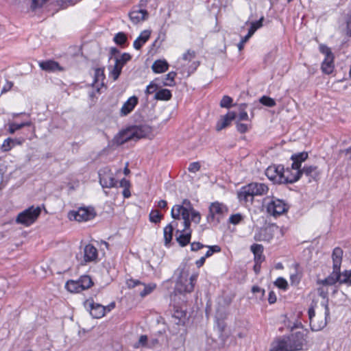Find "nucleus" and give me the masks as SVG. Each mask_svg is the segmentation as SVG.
<instances>
[{
  "label": "nucleus",
  "mask_w": 351,
  "mask_h": 351,
  "mask_svg": "<svg viewBox=\"0 0 351 351\" xmlns=\"http://www.w3.org/2000/svg\"><path fill=\"white\" fill-rule=\"evenodd\" d=\"M270 351H291L289 349L288 344L283 338L280 337L276 339L271 346Z\"/></svg>",
  "instance_id": "c756f323"
},
{
  "label": "nucleus",
  "mask_w": 351,
  "mask_h": 351,
  "mask_svg": "<svg viewBox=\"0 0 351 351\" xmlns=\"http://www.w3.org/2000/svg\"><path fill=\"white\" fill-rule=\"evenodd\" d=\"M317 293H318L319 296H321L324 299H326V300L328 301V291L327 289H325L324 287H319L317 289Z\"/></svg>",
  "instance_id": "680f3d73"
},
{
  "label": "nucleus",
  "mask_w": 351,
  "mask_h": 351,
  "mask_svg": "<svg viewBox=\"0 0 351 351\" xmlns=\"http://www.w3.org/2000/svg\"><path fill=\"white\" fill-rule=\"evenodd\" d=\"M131 56L128 53H123L120 58H118L119 63L124 66V64L131 59Z\"/></svg>",
  "instance_id": "052dcab7"
},
{
  "label": "nucleus",
  "mask_w": 351,
  "mask_h": 351,
  "mask_svg": "<svg viewBox=\"0 0 351 351\" xmlns=\"http://www.w3.org/2000/svg\"><path fill=\"white\" fill-rule=\"evenodd\" d=\"M282 169L283 166L271 165L266 169L265 176L274 184H281V175Z\"/></svg>",
  "instance_id": "dca6fc26"
},
{
  "label": "nucleus",
  "mask_w": 351,
  "mask_h": 351,
  "mask_svg": "<svg viewBox=\"0 0 351 351\" xmlns=\"http://www.w3.org/2000/svg\"><path fill=\"white\" fill-rule=\"evenodd\" d=\"M243 217L241 214L237 213V214L232 215L230 217L229 221H230V223L236 225V224H238L239 223H240L243 220Z\"/></svg>",
  "instance_id": "6e6d98bb"
},
{
  "label": "nucleus",
  "mask_w": 351,
  "mask_h": 351,
  "mask_svg": "<svg viewBox=\"0 0 351 351\" xmlns=\"http://www.w3.org/2000/svg\"><path fill=\"white\" fill-rule=\"evenodd\" d=\"M130 128L134 140L149 137L152 132V128L147 125H134Z\"/></svg>",
  "instance_id": "a211bd4d"
},
{
  "label": "nucleus",
  "mask_w": 351,
  "mask_h": 351,
  "mask_svg": "<svg viewBox=\"0 0 351 351\" xmlns=\"http://www.w3.org/2000/svg\"><path fill=\"white\" fill-rule=\"evenodd\" d=\"M343 253V252L342 249L339 247H337L333 250L332 254V272L325 279L318 280L317 281V285H322L324 286H332L337 282L340 283L341 277L340 269L342 262Z\"/></svg>",
  "instance_id": "f257e3e1"
},
{
  "label": "nucleus",
  "mask_w": 351,
  "mask_h": 351,
  "mask_svg": "<svg viewBox=\"0 0 351 351\" xmlns=\"http://www.w3.org/2000/svg\"><path fill=\"white\" fill-rule=\"evenodd\" d=\"M128 40L127 36L123 32H119L114 36L113 40L118 45H123Z\"/></svg>",
  "instance_id": "a18cd8bd"
},
{
  "label": "nucleus",
  "mask_w": 351,
  "mask_h": 351,
  "mask_svg": "<svg viewBox=\"0 0 351 351\" xmlns=\"http://www.w3.org/2000/svg\"><path fill=\"white\" fill-rule=\"evenodd\" d=\"M190 221L198 224L201 221V215L199 211L194 210L190 213Z\"/></svg>",
  "instance_id": "603ef678"
},
{
  "label": "nucleus",
  "mask_w": 351,
  "mask_h": 351,
  "mask_svg": "<svg viewBox=\"0 0 351 351\" xmlns=\"http://www.w3.org/2000/svg\"><path fill=\"white\" fill-rule=\"evenodd\" d=\"M163 215L158 210H152L149 215V221L154 223H159Z\"/></svg>",
  "instance_id": "37998d69"
},
{
  "label": "nucleus",
  "mask_w": 351,
  "mask_h": 351,
  "mask_svg": "<svg viewBox=\"0 0 351 351\" xmlns=\"http://www.w3.org/2000/svg\"><path fill=\"white\" fill-rule=\"evenodd\" d=\"M300 173L301 176L304 174L306 177H308L309 182L311 180H317L320 175V171L315 165H305L302 169H300Z\"/></svg>",
  "instance_id": "4be33fe9"
},
{
  "label": "nucleus",
  "mask_w": 351,
  "mask_h": 351,
  "mask_svg": "<svg viewBox=\"0 0 351 351\" xmlns=\"http://www.w3.org/2000/svg\"><path fill=\"white\" fill-rule=\"evenodd\" d=\"M308 154L306 152L293 154L291 157L293 169H300L302 163L308 158Z\"/></svg>",
  "instance_id": "a878e982"
},
{
  "label": "nucleus",
  "mask_w": 351,
  "mask_h": 351,
  "mask_svg": "<svg viewBox=\"0 0 351 351\" xmlns=\"http://www.w3.org/2000/svg\"><path fill=\"white\" fill-rule=\"evenodd\" d=\"M208 250H207L205 257L208 258L210 256H212L215 252H219L221 251V247L219 245H212V246H208Z\"/></svg>",
  "instance_id": "4d7b16f0"
},
{
  "label": "nucleus",
  "mask_w": 351,
  "mask_h": 351,
  "mask_svg": "<svg viewBox=\"0 0 351 351\" xmlns=\"http://www.w3.org/2000/svg\"><path fill=\"white\" fill-rule=\"evenodd\" d=\"M263 206L268 215L278 217L289 210V205L282 199L275 197H266L263 199Z\"/></svg>",
  "instance_id": "7ed1b4c3"
},
{
  "label": "nucleus",
  "mask_w": 351,
  "mask_h": 351,
  "mask_svg": "<svg viewBox=\"0 0 351 351\" xmlns=\"http://www.w3.org/2000/svg\"><path fill=\"white\" fill-rule=\"evenodd\" d=\"M38 64L42 70L47 72L63 71L64 70L58 62L52 60L39 62Z\"/></svg>",
  "instance_id": "aec40b11"
},
{
  "label": "nucleus",
  "mask_w": 351,
  "mask_h": 351,
  "mask_svg": "<svg viewBox=\"0 0 351 351\" xmlns=\"http://www.w3.org/2000/svg\"><path fill=\"white\" fill-rule=\"evenodd\" d=\"M147 16L148 12L145 10H133L129 13L130 19L134 24L145 20Z\"/></svg>",
  "instance_id": "c85d7f7f"
},
{
  "label": "nucleus",
  "mask_w": 351,
  "mask_h": 351,
  "mask_svg": "<svg viewBox=\"0 0 351 351\" xmlns=\"http://www.w3.org/2000/svg\"><path fill=\"white\" fill-rule=\"evenodd\" d=\"M130 140H134L130 127L119 132L114 137L113 143L121 145Z\"/></svg>",
  "instance_id": "412c9836"
},
{
  "label": "nucleus",
  "mask_w": 351,
  "mask_h": 351,
  "mask_svg": "<svg viewBox=\"0 0 351 351\" xmlns=\"http://www.w3.org/2000/svg\"><path fill=\"white\" fill-rule=\"evenodd\" d=\"M99 183L103 188H112L116 186L117 181L115 180L113 173L111 170L106 167L99 171Z\"/></svg>",
  "instance_id": "9b49d317"
},
{
  "label": "nucleus",
  "mask_w": 351,
  "mask_h": 351,
  "mask_svg": "<svg viewBox=\"0 0 351 351\" xmlns=\"http://www.w3.org/2000/svg\"><path fill=\"white\" fill-rule=\"evenodd\" d=\"M126 285L130 289L142 286L143 289H141L140 288L138 289L139 295L141 298H144L147 295L150 294L156 288V285L155 283L152 282L146 285L138 280H135L132 278L127 280Z\"/></svg>",
  "instance_id": "1a4fd4ad"
},
{
  "label": "nucleus",
  "mask_w": 351,
  "mask_h": 351,
  "mask_svg": "<svg viewBox=\"0 0 351 351\" xmlns=\"http://www.w3.org/2000/svg\"><path fill=\"white\" fill-rule=\"evenodd\" d=\"M280 230L277 226H271L260 229L255 233L254 239L256 241H271L276 233L280 232Z\"/></svg>",
  "instance_id": "9d476101"
},
{
  "label": "nucleus",
  "mask_w": 351,
  "mask_h": 351,
  "mask_svg": "<svg viewBox=\"0 0 351 351\" xmlns=\"http://www.w3.org/2000/svg\"><path fill=\"white\" fill-rule=\"evenodd\" d=\"M320 50L326 55L325 59L322 64V70L326 74H330L334 69L333 55L327 47L321 46Z\"/></svg>",
  "instance_id": "ddd939ff"
},
{
  "label": "nucleus",
  "mask_w": 351,
  "mask_h": 351,
  "mask_svg": "<svg viewBox=\"0 0 351 351\" xmlns=\"http://www.w3.org/2000/svg\"><path fill=\"white\" fill-rule=\"evenodd\" d=\"M204 247L206 246L199 242H193L191 244V250L194 252H196Z\"/></svg>",
  "instance_id": "e2e57ef3"
},
{
  "label": "nucleus",
  "mask_w": 351,
  "mask_h": 351,
  "mask_svg": "<svg viewBox=\"0 0 351 351\" xmlns=\"http://www.w3.org/2000/svg\"><path fill=\"white\" fill-rule=\"evenodd\" d=\"M340 284H346L351 286V269L345 270L341 273Z\"/></svg>",
  "instance_id": "c03bdc74"
},
{
  "label": "nucleus",
  "mask_w": 351,
  "mask_h": 351,
  "mask_svg": "<svg viewBox=\"0 0 351 351\" xmlns=\"http://www.w3.org/2000/svg\"><path fill=\"white\" fill-rule=\"evenodd\" d=\"M189 273L182 269L180 271V276L176 283V289L180 293H191L193 291L195 284L197 282L198 274H192L188 278Z\"/></svg>",
  "instance_id": "39448f33"
},
{
  "label": "nucleus",
  "mask_w": 351,
  "mask_h": 351,
  "mask_svg": "<svg viewBox=\"0 0 351 351\" xmlns=\"http://www.w3.org/2000/svg\"><path fill=\"white\" fill-rule=\"evenodd\" d=\"M14 140L11 138H6L2 145H1V150L3 152H8L10 151L14 145Z\"/></svg>",
  "instance_id": "09e8293b"
},
{
  "label": "nucleus",
  "mask_w": 351,
  "mask_h": 351,
  "mask_svg": "<svg viewBox=\"0 0 351 351\" xmlns=\"http://www.w3.org/2000/svg\"><path fill=\"white\" fill-rule=\"evenodd\" d=\"M200 164L198 162H193L191 163L188 167L189 171L191 173H196L200 169Z\"/></svg>",
  "instance_id": "13d9d810"
},
{
  "label": "nucleus",
  "mask_w": 351,
  "mask_h": 351,
  "mask_svg": "<svg viewBox=\"0 0 351 351\" xmlns=\"http://www.w3.org/2000/svg\"><path fill=\"white\" fill-rule=\"evenodd\" d=\"M186 316V312L185 310H183L178 307L174 308L172 318L174 319V322L176 324H184L185 322Z\"/></svg>",
  "instance_id": "473e14b6"
},
{
  "label": "nucleus",
  "mask_w": 351,
  "mask_h": 351,
  "mask_svg": "<svg viewBox=\"0 0 351 351\" xmlns=\"http://www.w3.org/2000/svg\"><path fill=\"white\" fill-rule=\"evenodd\" d=\"M138 99L136 96L130 97L122 106L120 116L125 117L130 114L138 104Z\"/></svg>",
  "instance_id": "5701e85b"
},
{
  "label": "nucleus",
  "mask_w": 351,
  "mask_h": 351,
  "mask_svg": "<svg viewBox=\"0 0 351 351\" xmlns=\"http://www.w3.org/2000/svg\"><path fill=\"white\" fill-rule=\"evenodd\" d=\"M169 64L166 60H156L152 66V69L156 73H164L168 70Z\"/></svg>",
  "instance_id": "72a5a7b5"
},
{
  "label": "nucleus",
  "mask_w": 351,
  "mask_h": 351,
  "mask_svg": "<svg viewBox=\"0 0 351 351\" xmlns=\"http://www.w3.org/2000/svg\"><path fill=\"white\" fill-rule=\"evenodd\" d=\"M32 125V121H26L21 123H9L8 125V132L10 134H14L16 130H21L25 126H31Z\"/></svg>",
  "instance_id": "4c0bfd02"
},
{
  "label": "nucleus",
  "mask_w": 351,
  "mask_h": 351,
  "mask_svg": "<svg viewBox=\"0 0 351 351\" xmlns=\"http://www.w3.org/2000/svg\"><path fill=\"white\" fill-rule=\"evenodd\" d=\"M123 65L119 63L118 58H115V64L112 70L111 71V75L114 80H117L121 73Z\"/></svg>",
  "instance_id": "ea45409f"
},
{
  "label": "nucleus",
  "mask_w": 351,
  "mask_h": 351,
  "mask_svg": "<svg viewBox=\"0 0 351 351\" xmlns=\"http://www.w3.org/2000/svg\"><path fill=\"white\" fill-rule=\"evenodd\" d=\"M275 285L280 289L286 290L288 287V283L285 279L282 277H279L276 279Z\"/></svg>",
  "instance_id": "5fc2aeb1"
},
{
  "label": "nucleus",
  "mask_w": 351,
  "mask_h": 351,
  "mask_svg": "<svg viewBox=\"0 0 351 351\" xmlns=\"http://www.w3.org/2000/svg\"><path fill=\"white\" fill-rule=\"evenodd\" d=\"M82 290L89 289L93 285V282L89 276H82L79 278Z\"/></svg>",
  "instance_id": "58836bf2"
},
{
  "label": "nucleus",
  "mask_w": 351,
  "mask_h": 351,
  "mask_svg": "<svg viewBox=\"0 0 351 351\" xmlns=\"http://www.w3.org/2000/svg\"><path fill=\"white\" fill-rule=\"evenodd\" d=\"M235 124L237 130L241 134H244L252 128V124L250 122L249 123H244L241 121H236Z\"/></svg>",
  "instance_id": "79ce46f5"
},
{
  "label": "nucleus",
  "mask_w": 351,
  "mask_h": 351,
  "mask_svg": "<svg viewBox=\"0 0 351 351\" xmlns=\"http://www.w3.org/2000/svg\"><path fill=\"white\" fill-rule=\"evenodd\" d=\"M196 53L193 50L189 49L182 55V59L184 61H191L195 58Z\"/></svg>",
  "instance_id": "864d4df0"
},
{
  "label": "nucleus",
  "mask_w": 351,
  "mask_h": 351,
  "mask_svg": "<svg viewBox=\"0 0 351 351\" xmlns=\"http://www.w3.org/2000/svg\"><path fill=\"white\" fill-rule=\"evenodd\" d=\"M322 306L324 307V313L322 315H315L313 306H311L308 308V314L310 326L313 331H319L325 328L327 325L328 319L330 318V309L328 300L324 301L322 303Z\"/></svg>",
  "instance_id": "f03ea898"
},
{
  "label": "nucleus",
  "mask_w": 351,
  "mask_h": 351,
  "mask_svg": "<svg viewBox=\"0 0 351 351\" xmlns=\"http://www.w3.org/2000/svg\"><path fill=\"white\" fill-rule=\"evenodd\" d=\"M130 182L125 179V178H123L121 181H120V186L121 187H123L124 189L125 188H129L130 187Z\"/></svg>",
  "instance_id": "338daca9"
},
{
  "label": "nucleus",
  "mask_w": 351,
  "mask_h": 351,
  "mask_svg": "<svg viewBox=\"0 0 351 351\" xmlns=\"http://www.w3.org/2000/svg\"><path fill=\"white\" fill-rule=\"evenodd\" d=\"M66 289L71 293H79L82 291L79 279L77 280H69L66 283Z\"/></svg>",
  "instance_id": "f704fd0d"
},
{
  "label": "nucleus",
  "mask_w": 351,
  "mask_h": 351,
  "mask_svg": "<svg viewBox=\"0 0 351 351\" xmlns=\"http://www.w3.org/2000/svg\"><path fill=\"white\" fill-rule=\"evenodd\" d=\"M104 78V69L101 68L96 69L95 71L94 83H97L99 81L103 82Z\"/></svg>",
  "instance_id": "de8ad7c7"
},
{
  "label": "nucleus",
  "mask_w": 351,
  "mask_h": 351,
  "mask_svg": "<svg viewBox=\"0 0 351 351\" xmlns=\"http://www.w3.org/2000/svg\"><path fill=\"white\" fill-rule=\"evenodd\" d=\"M228 207L223 203L215 202L209 206V213L206 219L208 223L217 226L228 213Z\"/></svg>",
  "instance_id": "423d86ee"
},
{
  "label": "nucleus",
  "mask_w": 351,
  "mask_h": 351,
  "mask_svg": "<svg viewBox=\"0 0 351 351\" xmlns=\"http://www.w3.org/2000/svg\"><path fill=\"white\" fill-rule=\"evenodd\" d=\"M95 216L93 208H80L77 211H71L69 213L70 218L77 221H86L93 219Z\"/></svg>",
  "instance_id": "f8f14e48"
},
{
  "label": "nucleus",
  "mask_w": 351,
  "mask_h": 351,
  "mask_svg": "<svg viewBox=\"0 0 351 351\" xmlns=\"http://www.w3.org/2000/svg\"><path fill=\"white\" fill-rule=\"evenodd\" d=\"M288 344L289 350L298 351L302 350L304 345L306 343V339L304 332H295L289 335L282 336Z\"/></svg>",
  "instance_id": "6e6552de"
},
{
  "label": "nucleus",
  "mask_w": 351,
  "mask_h": 351,
  "mask_svg": "<svg viewBox=\"0 0 351 351\" xmlns=\"http://www.w3.org/2000/svg\"><path fill=\"white\" fill-rule=\"evenodd\" d=\"M172 97L171 93L169 89L163 88L158 90L155 95L154 99L157 100L168 101Z\"/></svg>",
  "instance_id": "e433bc0d"
},
{
  "label": "nucleus",
  "mask_w": 351,
  "mask_h": 351,
  "mask_svg": "<svg viewBox=\"0 0 351 351\" xmlns=\"http://www.w3.org/2000/svg\"><path fill=\"white\" fill-rule=\"evenodd\" d=\"M301 178L300 169L287 168L282 170L281 184L294 183Z\"/></svg>",
  "instance_id": "2eb2a0df"
},
{
  "label": "nucleus",
  "mask_w": 351,
  "mask_h": 351,
  "mask_svg": "<svg viewBox=\"0 0 351 351\" xmlns=\"http://www.w3.org/2000/svg\"><path fill=\"white\" fill-rule=\"evenodd\" d=\"M184 228L181 230H177V233H180L176 237V241L181 247L187 245L191 241L192 230L191 229V221H189V226H186V223H183Z\"/></svg>",
  "instance_id": "f3484780"
},
{
  "label": "nucleus",
  "mask_w": 351,
  "mask_h": 351,
  "mask_svg": "<svg viewBox=\"0 0 351 351\" xmlns=\"http://www.w3.org/2000/svg\"><path fill=\"white\" fill-rule=\"evenodd\" d=\"M178 226V221L174 219L167 226L164 228L163 234H164V242L165 245L167 247H169L172 238H173V232L176 227Z\"/></svg>",
  "instance_id": "b1692460"
},
{
  "label": "nucleus",
  "mask_w": 351,
  "mask_h": 351,
  "mask_svg": "<svg viewBox=\"0 0 351 351\" xmlns=\"http://www.w3.org/2000/svg\"><path fill=\"white\" fill-rule=\"evenodd\" d=\"M150 37V32L144 30L141 33L139 36L134 41L133 46L134 49L139 50L142 46L149 40Z\"/></svg>",
  "instance_id": "2f4dec72"
},
{
  "label": "nucleus",
  "mask_w": 351,
  "mask_h": 351,
  "mask_svg": "<svg viewBox=\"0 0 351 351\" xmlns=\"http://www.w3.org/2000/svg\"><path fill=\"white\" fill-rule=\"evenodd\" d=\"M252 291L253 293H261V295L263 296L264 295V293H265V290L264 289H261L258 286H253L252 288Z\"/></svg>",
  "instance_id": "69168bd1"
},
{
  "label": "nucleus",
  "mask_w": 351,
  "mask_h": 351,
  "mask_svg": "<svg viewBox=\"0 0 351 351\" xmlns=\"http://www.w3.org/2000/svg\"><path fill=\"white\" fill-rule=\"evenodd\" d=\"M237 113L233 111H229L226 115L222 116L221 119L217 121L216 124V130L220 131L228 126H229L231 122L236 119Z\"/></svg>",
  "instance_id": "6ab92c4d"
},
{
  "label": "nucleus",
  "mask_w": 351,
  "mask_h": 351,
  "mask_svg": "<svg viewBox=\"0 0 351 351\" xmlns=\"http://www.w3.org/2000/svg\"><path fill=\"white\" fill-rule=\"evenodd\" d=\"M158 88V86L154 84V82H151L147 86L145 90V93L147 95L152 94L153 93L156 92Z\"/></svg>",
  "instance_id": "bf43d9fd"
},
{
  "label": "nucleus",
  "mask_w": 351,
  "mask_h": 351,
  "mask_svg": "<svg viewBox=\"0 0 351 351\" xmlns=\"http://www.w3.org/2000/svg\"><path fill=\"white\" fill-rule=\"evenodd\" d=\"M263 17H261L258 21L252 23L250 28L249 29L248 32H251L252 35H253L254 33L256 31V29L263 26Z\"/></svg>",
  "instance_id": "3c124183"
},
{
  "label": "nucleus",
  "mask_w": 351,
  "mask_h": 351,
  "mask_svg": "<svg viewBox=\"0 0 351 351\" xmlns=\"http://www.w3.org/2000/svg\"><path fill=\"white\" fill-rule=\"evenodd\" d=\"M268 302L269 304H274L276 302V296L274 291H270L268 297Z\"/></svg>",
  "instance_id": "0e129e2a"
},
{
  "label": "nucleus",
  "mask_w": 351,
  "mask_h": 351,
  "mask_svg": "<svg viewBox=\"0 0 351 351\" xmlns=\"http://www.w3.org/2000/svg\"><path fill=\"white\" fill-rule=\"evenodd\" d=\"M259 101L264 106H268V107H274L276 106V101L274 99L267 97V96H263L260 98Z\"/></svg>",
  "instance_id": "49530a36"
},
{
  "label": "nucleus",
  "mask_w": 351,
  "mask_h": 351,
  "mask_svg": "<svg viewBox=\"0 0 351 351\" xmlns=\"http://www.w3.org/2000/svg\"><path fill=\"white\" fill-rule=\"evenodd\" d=\"M97 250L93 245L88 244L84 247V261L90 262L97 258Z\"/></svg>",
  "instance_id": "7c9ffc66"
},
{
  "label": "nucleus",
  "mask_w": 351,
  "mask_h": 351,
  "mask_svg": "<svg viewBox=\"0 0 351 351\" xmlns=\"http://www.w3.org/2000/svg\"><path fill=\"white\" fill-rule=\"evenodd\" d=\"M254 196H262L268 193L269 188L267 185L260 182L250 183Z\"/></svg>",
  "instance_id": "cd10ccee"
},
{
  "label": "nucleus",
  "mask_w": 351,
  "mask_h": 351,
  "mask_svg": "<svg viewBox=\"0 0 351 351\" xmlns=\"http://www.w3.org/2000/svg\"><path fill=\"white\" fill-rule=\"evenodd\" d=\"M194 210L191 202L189 199H184L182 200L181 204H176L173 206L171 215L172 218L176 220L182 219L183 223H186V226H189L190 213Z\"/></svg>",
  "instance_id": "20e7f679"
},
{
  "label": "nucleus",
  "mask_w": 351,
  "mask_h": 351,
  "mask_svg": "<svg viewBox=\"0 0 351 351\" xmlns=\"http://www.w3.org/2000/svg\"><path fill=\"white\" fill-rule=\"evenodd\" d=\"M89 311L91 316L95 319L101 318L105 315L104 306L93 302L89 303Z\"/></svg>",
  "instance_id": "393cba45"
},
{
  "label": "nucleus",
  "mask_w": 351,
  "mask_h": 351,
  "mask_svg": "<svg viewBox=\"0 0 351 351\" xmlns=\"http://www.w3.org/2000/svg\"><path fill=\"white\" fill-rule=\"evenodd\" d=\"M250 250L254 254L255 263L261 264L265 261V256L263 255L264 247L261 244H253L250 247Z\"/></svg>",
  "instance_id": "bb28decb"
},
{
  "label": "nucleus",
  "mask_w": 351,
  "mask_h": 351,
  "mask_svg": "<svg viewBox=\"0 0 351 351\" xmlns=\"http://www.w3.org/2000/svg\"><path fill=\"white\" fill-rule=\"evenodd\" d=\"M206 258L205 256H202L199 260L196 261V262H195L196 266L198 268L201 267L204 264Z\"/></svg>",
  "instance_id": "774afa93"
},
{
  "label": "nucleus",
  "mask_w": 351,
  "mask_h": 351,
  "mask_svg": "<svg viewBox=\"0 0 351 351\" xmlns=\"http://www.w3.org/2000/svg\"><path fill=\"white\" fill-rule=\"evenodd\" d=\"M40 213L41 209L39 206H32L18 214L16 222L25 226H29L36 221Z\"/></svg>",
  "instance_id": "0eeeda50"
},
{
  "label": "nucleus",
  "mask_w": 351,
  "mask_h": 351,
  "mask_svg": "<svg viewBox=\"0 0 351 351\" xmlns=\"http://www.w3.org/2000/svg\"><path fill=\"white\" fill-rule=\"evenodd\" d=\"M239 202L245 206L252 205L254 196L250 184L242 186L237 193Z\"/></svg>",
  "instance_id": "4468645a"
},
{
  "label": "nucleus",
  "mask_w": 351,
  "mask_h": 351,
  "mask_svg": "<svg viewBox=\"0 0 351 351\" xmlns=\"http://www.w3.org/2000/svg\"><path fill=\"white\" fill-rule=\"evenodd\" d=\"M247 105L246 104H241L239 106V114L237 115V121H246L251 122V119L249 118V116L246 112V108Z\"/></svg>",
  "instance_id": "c9c22d12"
},
{
  "label": "nucleus",
  "mask_w": 351,
  "mask_h": 351,
  "mask_svg": "<svg viewBox=\"0 0 351 351\" xmlns=\"http://www.w3.org/2000/svg\"><path fill=\"white\" fill-rule=\"evenodd\" d=\"M176 76V73L174 71L169 72L168 74L165 75V77L163 79L162 84L167 86H173L175 85L174 79Z\"/></svg>",
  "instance_id": "a19ab883"
},
{
  "label": "nucleus",
  "mask_w": 351,
  "mask_h": 351,
  "mask_svg": "<svg viewBox=\"0 0 351 351\" xmlns=\"http://www.w3.org/2000/svg\"><path fill=\"white\" fill-rule=\"evenodd\" d=\"M232 101L233 100L230 97L224 95L220 101V106L221 108H229L232 106Z\"/></svg>",
  "instance_id": "8fccbe9b"
}]
</instances>
